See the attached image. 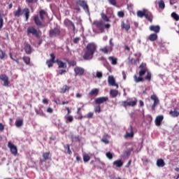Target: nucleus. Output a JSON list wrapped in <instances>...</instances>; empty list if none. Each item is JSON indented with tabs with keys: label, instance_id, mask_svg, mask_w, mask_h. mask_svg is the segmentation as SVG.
<instances>
[{
	"label": "nucleus",
	"instance_id": "1",
	"mask_svg": "<svg viewBox=\"0 0 179 179\" xmlns=\"http://www.w3.org/2000/svg\"><path fill=\"white\" fill-rule=\"evenodd\" d=\"M139 76L138 77L136 75L134 76V79L136 83H139V82H143V80H148V82H150V80H152V73L148 71V67L146 66V64L142 63L139 66Z\"/></svg>",
	"mask_w": 179,
	"mask_h": 179
},
{
	"label": "nucleus",
	"instance_id": "2",
	"mask_svg": "<svg viewBox=\"0 0 179 179\" xmlns=\"http://www.w3.org/2000/svg\"><path fill=\"white\" fill-rule=\"evenodd\" d=\"M97 50V45L93 43H90L86 46V50L83 57V59L85 61L90 60L93 59V55Z\"/></svg>",
	"mask_w": 179,
	"mask_h": 179
},
{
	"label": "nucleus",
	"instance_id": "3",
	"mask_svg": "<svg viewBox=\"0 0 179 179\" xmlns=\"http://www.w3.org/2000/svg\"><path fill=\"white\" fill-rule=\"evenodd\" d=\"M48 13H46L44 10H39V16L38 15H35L34 16V22L38 27L44 28L46 27L47 24H43L44 19H45V16H48Z\"/></svg>",
	"mask_w": 179,
	"mask_h": 179
},
{
	"label": "nucleus",
	"instance_id": "4",
	"mask_svg": "<svg viewBox=\"0 0 179 179\" xmlns=\"http://www.w3.org/2000/svg\"><path fill=\"white\" fill-rule=\"evenodd\" d=\"M93 26L99 30L100 33H104V21L95 20L92 23Z\"/></svg>",
	"mask_w": 179,
	"mask_h": 179
},
{
	"label": "nucleus",
	"instance_id": "5",
	"mask_svg": "<svg viewBox=\"0 0 179 179\" xmlns=\"http://www.w3.org/2000/svg\"><path fill=\"white\" fill-rule=\"evenodd\" d=\"M27 36H30V34H31L36 38H40V33H38V31L37 29H35L34 27H28L27 29Z\"/></svg>",
	"mask_w": 179,
	"mask_h": 179
},
{
	"label": "nucleus",
	"instance_id": "6",
	"mask_svg": "<svg viewBox=\"0 0 179 179\" xmlns=\"http://www.w3.org/2000/svg\"><path fill=\"white\" fill-rule=\"evenodd\" d=\"M64 24L68 29H71L72 27V31L73 32L75 31V30H76V27H75V24L68 18H66L64 20Z\"/></svg>",
	"mask_w": 179,
	"mask_h": 179
},
{
	"label": "nucleus",
	"instance_id": "7",
	"mask_svg": "<svg viewBox=\"0 0 179 179\" xmlns=\"http://www.w3.org/2000/svg\"><path fill=\"white\" fill-rule=\"evenodd\" d=\"M42 157H43V159H41L39 161L40 163H41V164H43V163H45V162H47V160H52L51 152H43L42 154Z\"/></svg>",
	"mask_w": 179,
	"mask_h": 179
},
{
	"label": "nucleus",
	"instance_id": "8",
	"mask_svg": "<svg viewBox=\"0 0 179 179\" xmlns=\"http://www.w3.org/2000/svg\"><path fill=\"white\" fill-rule=\"evenodd\" d=\"M137 103H138V100H136V99H135L134 101H122V106L124 107V108H127V107H135Z\"/></svg>",
	"mask_w": 179,
	"mask_h": 179
},
{
	"label": "nucleus",
	"instance_id": "9",
	"mask_svg": "<svg viewBox=\"0 0 179 179\" xmlns=\"http://www.w3.org/2000/svg\"><path fill=\"white\" fill-rule=\"evenodd\" d=\"M61 34V31L58 28H54L49 31V37L52 38V37H58Z\"/></svg>",
	"mask_w": 179,
	"mask_h": 179
},
{
	"label": "nucleus",
	"instance_id": "10",
	"mask_svg": "<svg viewBox=\"0 0 179 179\" xmlns=\"http://www.w3.org/2000/svg\"><path fill=\"white\" fill-rule=\"evenodd\" d=\"M76 5H79V6H81L85 12H89V6H87V3L85 1V0H78L76 1Z\"/></svg>",
	"mask_w": 179,
	"mask_h": 179
},
{
	"label": "nucleus",
	"instance_id": "11",
	"mask_svg": "<svg viewBox=\"0 0 179 179\" xmlns=\"http://www.w3.org/2000/svg\"><path fill=\"white\" fill-rule=\"evenodd\" d=\"M8 148H10V151L13 156H16L17 155V147L12 143V141H9L8 143Z\"/></svg>",
	"mask_w": 179,
	"mask_h": 179
},
{
	"label": "nucleus",
	"instance_id": "12",
	"mask_svg": "<svg viewBox=\"0 0 179 179\" xmlns=\"http://www.w3.org/2000/svg\"><path fill=\"white\" fill-rule=\"evenodd\" d=\"M0 80L1 82H3V86H5L6 87H8L9 86V84L10 83V81H9V78L6 74H1L0 75Z\"/></svg>",
	"mask_w": 179,
	"mask_h": 179
},
{
	"label": "nucleus",
	"instance_id": "13",
	"mask_svg": "<svg viewBox=\"0 0 179 179\" xmlns=\"http://www.w3.org/2000/svg\"><path fill=\"white\" fill-rule=\"evenodd\" d=\"M151 100H153L154 103L151 106V108L152 111H155L156 110V107H157V105L159 103V98H157V96L155 94L151 95L150 96Z\"/></svg>",
	"mask_w": 179,
	"mask_h": 179
},
{
	"label": "nucleus",
	"instance_id": "14",
	"mask_svg": "<svg viewBox=\"0 0 179 179\" xmlns=\"http://www.w3.org/2000/svg\"><path fill=\"white\" fill-rule=\"evenodd\" d=\"M106 101H108V96L98 97L95 99V104L100 106V104H103V103H106Z\"/></svg>",
	"mask_w": 179,
	"mask_h": 179
},
{
	"label": "nucleus",
	"instance_id": "15",
	"mask_svg": "<svg viewBox=\"0 0 179 179\" xmlns=\"http://www.w3.org/2000/svg\"><path fill=\"white\" fill-rule=\"evenodd\" d=\"M74 72L78 76H83V74L85 73V69L76 66L74 68Z\"/></svg>",
	"mask_w": 179,
	"mask_h": 179
},
{
	"label": "nucleus",
	"instance_id": "16",
	"mask_svg": "<svg viewBox=\"0 0 179 179\" xmlns=\"http://www.w3.org/2000/svg\"><path fill=\"white\" fill-rule=\"evenodd\" d=\"M24 50L28 55L31 54V45L27 42L24 43Z\"/></svg>",
	"mask_w": 179,
	"mask_h": 179
},
{
	"label": "nucleus",
	"instance_id": "17",
	"mask_svg": "<svg viewBox=\"0 0 179 179\" xmlns=\"http://www.w3.org/2000/svg\"><path fill=\"white\" fill-rule=\"evenodd\" d=\"M128 131L129 132H126V134L124 135V138H132L134 136V128L132 126H129Z\"/></svg>",
	"mask_w": 179,
	"mask_h": 179
},
{
	"label": "nucleus",
	"instance_id": "18",
	"mask_svg": "<svg viewBox=\"0 0 179 179\" xmlns=\"http://www.w3.org/2000/svg\"><path fill=\"white\" fill-rule=\"evenodd\" d=\"M164 117L163 115H158L155 118V125L157 127H160L162 125V122H163Z\"/></svg>",
	"mask_w": 179,
	"mask_h": 179
},
{
	"label": "nucleus",
	"instance_id": "19",
	"mask_svg": "<svg viewBox=\"0 0 179 179\" xmlns=\"http://www.w3.org/2000/svg\"><path fill=\"white\" fill-rule=\"evenodd\" d=\"M144 17H145V19H147V20H148L149 22H150V23H152L153 20V15H152V13L148 11V10H145V13Z\"/></svg>",
	"mask_w": 179,
	"mask_h": 179
},
{
	"label": "nucleus",
	"instance_id": "20",
	"mask_svg": "<svg viewBox=\"0 0 179 179\" xmlns=\"http://www.w3.org/2000/svg\"><path fill=\"white\" fill-rule=\"evenodd\" d=\"M99 51H101V52H103V54H110V52L113 51V48H108V46H105L102 48H100Z\"/></svg>",
	"mask_w": 179,
	"mask_h": 179
},
{
	"label": "nucleus",
	"instance_id": "21",
	"mask_svg": "<svg viewBox=\"0 0 179 179\" xmlns=\"http://www.w3.org/2000/svg\"><path fill=\"white\" fill-rule=\"evenodd\" d=\"M108 82L110 86H116L117 87H118V85L115 83V79H114V77L109 76L108 79Z\"/></svg>",
	"mask_w": 179,
	"mask_h": 179
},
{
	"label": "nucleus",
	"instance_id": "22",
	"mask_svg": "<svg viewBox=\"0 0 179 179\" xmlns=\"http://www.w3.org/2000/svg\"><path fill=\"white\" fill-rule=\"evenodd\" d=\"M13 15L15 17H19L23 15V11L22 10V8L18 7L16 10L13 12Z\"/></svg>",
	"mask_w": 179,
	"mask_h": 179
},
{
	"label": "nucleus",
	"instance_id": "23",
	"mask_svg": "<svg viewBox=\"0 0 179 179\" xmlns=\"http://www.w3.org/2000/svg\"><path fill=\"white\" fill-rule=\"evenodd\" d=\"M150 31H154V33H159L160 31V27L159 25H151L150 26Z\"/></svg>",
	"mask_w": 179,
	"mask_h": 179
},
{
	"label": "nucleus",
	"instance_id": "24",
	"mask_svg": "<svg viewBox=\"0 0 179 179\" xmlns=\"http://www.w3.org/2000/svg\"><path fill=\"white\" fill-rule=\"evenodd\" d=\"M101 142H103L106 145H108V143H110V142L108 141V134L105 133L103 134L102 138L101 139Z\"/></svg>",
	"mask_w": 179,
	"mask_h": 179
},
{
	"label": "nucleus",
	"instance_id": "25",
	"mask_svg": "<svg viewBox=\"0 0 179 179\" xmlns=\"http://www.w3.org/2000/svg\"><path fill=\"white\" fill-rule=\"evenodd\" d=\"M169 115H171V117L176 118V117H178L179 111L177 110V108H175L173 110H171L169 112Z\"/></svg>",
	"mask_w": 179,
	"mask_h": 179
},
{
	"label": "nucleus",
	"instance_id": "26",
	"mask_svg": "<svg viewBox=\"0 0 179 179\" xmlns=\"http://www.w3.org/2000/svg\"><path fill=\"white\" fill-rule=\"evenodd\" d=\"M157 167H164L166 166V162H164V160L162 158L158 159L157 160Z\"/></svg>",
	"mask_w": 179,
	"mask_h": 179
},
{
	"label": "nucleus",
	"instance_id": "27",
	"mask_svg": "<svg viewBox=\"0 0 179 179\" xmlns=\"http://www.w3.org/2000/svg\"><path fill=\"white\" fill-rule=\"evenodd\" d=\"M121 27L122 29H124V30H126V31H128V30L131 29V25L128 22L125 23L124 22H122Z\"/></svg>",
	"mask_w": 179,
	"mask_h": 179
},
{
	"label": "nucleus",
	"instance_id": "28",
	"mask_svg": "<svg viewBox=\"0 0 179 179\" xmlns=\"http://www.w3.org/2000/svg\"><path fill=\"white\" fill-rule=\"evenodd\" d=\"M23 12L25 16V20L27 22L29 20V17H30V10L27 8L23 9Z\"/></svg>",
	"mask_w": 179,
	"mask_h": 179
},
{
	"label": "nucleus",
	"instance_id": "29",
	"mask_svg": "<svg viewBox=\"0 0 179 179\" xmlns=\"http://www.w3.org/2000/svg\"><path fill=\"white\" fill-rule=\"evenodd\" d=\"M56 64H57L59 68H66V63H65L59 59L56 60Z\"/></svg>",
	"mask_w": 179,
	"mask_h": 179
},
{
	"label": "nucleus",
	"instance_id": "30",
	"mask_svg": "<svg viewBox=\"0 0 179 179\" xmlns=\"http://www.w3.org/2000/svg\"><path fill=\"white\" fill-rule=\"evenodd\" d=\"M109 61H110L112 65H117L118 59L117 57H114L113 56H110L108 57Z\"/></svg>",
	"mask_w": 179,
	"mask_h": 179
},
{
	"label": "nucleus",
	"instance_id": "31",
	"mask_svg": "<svg viewBox=\"0 0 179 179\" xmlns=\"http://www.w3.org/2000/svg\"><path fill=\"white\" fill-rule=\"evenodd\" d=\"M71 89V87H69L66 85H64L61 89H60V93H66V92H69V90Z\"/></svg>",
	"mask_w": 179,
	"mask_h": 179
},
{
	"label": "nucleus",
	"instance_id": "32",
	"mask_svg": "<svg viewBox=\"0 0 179 179\" xmlns=\"http://www.w3.org/2000/svg\"><path fill=\"white\" fill-rule=\"evenodd\" d=\"M123 164L124 163L121 159L113 162V166H115L116 167H122Z\"/></svg>",
	"mask_w": 179,
	"mask_h": 179
},
{
	"label": "nucleus",
	"instance_id": "33",
	"mask_svg": "<svg viewBox=\"0 0 179 179\" xmlns=\"http://www.w3.org/2000/svg\"><path fill=\"white\" fill-rule=\"evenodd\" d=\"M99 94V89H92L91 92H89V96H97Z\"/></svg>",
	"mask_w": 179,
	"mask_h": 179
},
{
	"label": "nucleus",
	"instance_id": "34",
	"mask_svg": "<svg viewBox=\"0 0 179 179\" xmlns=\"http://www.w3.org/2000/svg\"><path fill=\"white\" fill-rule=\"evenodd\" d=\"M148 40L150 41H156L157 40V34H152L148 36Z\"/></svg>",
	"mask_w": 179,
	"mask_h": 179
},
{
	"label": "nucleus",
	"instance_id": "35",
	"mask_svg": "<svg viewBox=\"0 0 179 179\" xmlns=\"http://www.w3.org/2000/svg\"><path fill=\"white\" fill-rule=\"evenodd\" d=\"M110 94L111 97H113V99H114L115 97H117V96H118V90H111L110 91Z\"/></svg>",
	"mask_w": 179,
	"mask_h": 179
},
{
	"label": "nucleus",
	"instance_id": "36",
	"mask_svg": "<svg viewBox=\"0 0 179 179\" xmlns=\"http://www.w3.org/2000/svg\"><path fill=\"white\" fill-rule=\"evenodd\" d=\"M22 60L26 65H30V57L28 56H24Z\"/></svg>",
	"mask_w": 179,
	"mask_h": 179
},
{
	"label": "nucleus",
	"instance_id": "37",
	"mask_svg": "<svg viewBox=\"0 0 179 179\" xmlns=\"http://www.w3.org/2000/svg\"><path fill=\"white\" fill-rule=\"evenodd\" d=\"M146 13V9H143V10H138L137 11V16L138 17H143L145 16V13Z\"/></svg>",
	"mask_w": 179,
	"mask_h": 179
},
{
	"label": "nucleus",
	"instance_id": "38",
	"mask_svg": "<svg viewBox=\"0 0 179 179\" xmlns=\"http://www.w3.org/2000/svg\"><path fill=\"white\" fill-rule=\"evenodd\" d=\"M101 17L104 22H110V18L104 13H101Z\"/></svg>",
	"mask_w": 179,
	"mask_h": 179
},
{
	"label": "nucleus",
	"instance_id": "39",
	"mask_svg": "<svg viewBox=\"0 0 179 179\" xmlns=\"http://www.w3.org/2000/svg\"><path fill=\"white\" fill-rule=\"evenodd\" d=\"M159 9H164L166 8V4L164 3V1L160 0L158 2Z\"/></svg>",
	"mask_w": 179,
	"mask_h": 179
},
{
	"label": "nucleus",
	"instance_id": "40",
	"mask_svg": "<svg viewBox=\"0 0 179 179\" xmlns=\"http://www.w3.org/2000/svg\"><path fill=\"white\" fill-rule=\"evenodd\" d=\"M83 159L85 163H87V162L90 160V155H89V154H85L83 155Z\"/></svg>",
	"mask_w": 179,
	"mask_h": 179
},
{
	"label": "nucleus",
	"instance_id": "41",
	"mask_svg": "<svg viewBox=\"0 0 179 179\" xmlns=\"http://www.w3.org/2000/svg\"><path fill=\"white\" fill-rule=\"evenodd\" d=\"M22 125H23V120H16L15 127H17V128H20V127H22Z\"/></svg>",
	"mask_w": 179,
	"mask_h": 179
},
{
	"label": "nucleus",
	"instance_id": "42",
	"mask_svg": "<svg viewBox=\"0 0 179 179\" xmlns=\"http://www.w3.org/2000/svg\"><path fill=\"white\" fill-rule=\"evenodd\" d=\"M94 113H97L99 114V113H101V107L100 105H97L96 106H94Z\"/></svg>",
	"mask_w": 179,
	"mask_h": 179
},
{
	"label": "nucleus",
	"instance_id": "43",
	"mask_svg": "<svg viewBox=\"0 0 179 179\" xmlns=\"http://www.w3.org/2000/svg\"><path fill=\"white\" fill-rule=\"evenodd\" d=\"M54 64H56V62L52 60L48 59L46 61V64L48 65V68H51Z\"/></svg>",
	"mask_w": 179,
	"mask_h": 179
},
{
	"label": "nucleus",
	"instance_id": "44",
	"mask_svg": "<svg viewBox=\"0 0 179 179\" xmlns=\"http://www.w3.org/2000/svg\"><path fill=\"white\" fill-rule=\"evenodd\" d=\"M6 57V53L2 50V49H0V59H5V57Z\"/></svg>",
	"mask_w": 179,
	"mask_h": 179
},
{
	"label": "nucleus",
	"instance_id": "45",
	"mask_svg": "<svg viewBox=\"0 0 179 179\" xmlns=\"http://www.w3.org/2000/svg\"><path fill=\"white\" fill-rule=\"evenodd\" d=\"M171 16L173 19H175L176 20V22H178L179 15L176 12L172 13Z\"/></svg>",
	"mask_w": 179,
	"mask_h": 179
},
{
	"label": "nucleus",
	"instance_id": "46",
	"mask_svg": "<svg viewBox=\"0 0 179 179\" xmlns=\"http://www.w3.org/2000/svg\"><path fill=\"white\" fill-rule=\"evenodd\" d=\"M106 157H108V159H109L110 160H111V159H113V153H111L110 152H108L106 153Z\"/></svg>",
	"mask_w": 179,
	"mask_h": 179
},
{
	"label": "nucleus",
	"instance_id": "47",
	"mask_svg": "<svg viewBox=\"0 0 179 179\" xmlns=\"http://www.w3.org/2000/svg\"><path fill=\"white\" fill-rule=\"evenodd\" d=\"M108 2L110 5H113V6H117V0H108Z\"/></svg>",
	"mask_w": 179,
	"mask_h": 179
},
{
	"label": "nucleus",
	"instance_id": "48",
	"mask_svg": "<svg viewBox=\"0 0 179 179\" xmlns=\"http://www.w3.org/2000/svg\"><path fill=\"white\" fill-rule=\"evenodd\" d=\"M65 149H67V152L69 155H72V151L71 150V148L69 147V145H66L64 146Z\"/></svg>",
	"mask_w": 179,
	"mask_h": 179
},
{
	"label": "nucleus",
	"instance_id": "49",
	"mask_svg": "<svg viewBox=\"0 0 179 179\" xmlns=\"http://www.w3.org/2000/svg\"><path fill=\"white\" fill-rule=\"evenodd\" d=\"M51 59H50V61H53L54 62H57V60H55V55L54 53H51L50 55Z\"/></svg>",
	"mask_w": 179,
	"mask_h": 179
},
{
	"label": "nucleus",
	"instance_id": "50",
	"mask_svg": "<svg viewBox=\"0 0 179 179\" xmlns=\"http://www.w3.org/2000/svg\"><path fill=\"white\" fill-rule=\"evenodd\" d=\"M117 16L118 17H124V16H125V14L124 13V11H119L117 12Z\"/></svg>",
	"mask_w": 179,
	"mask_h": 179
},
{
	"label": "nucleus",
	"instance_id": "51",
	"mask_svg": "<svg viewBox=\"0 0 179 179\" xmlns=\"http://www.w3.org/2000/svg\"><path fill=\"white\" fill-rule=\"evenodd\" d=\"M72 141H76V142H80V139L79 138V136H71Z\"/></svg>",
	"mask_w": 179,
	"mask_h": 179
},
{
	"label": "nucleus",
	"instance_id": "52",
	"mask_svg": "<svg viewBox=\"0 0 179 179\" xmlns=\"http://www.w3.org/2000/svg\"><path fill=\"white\" fill-rule=\"evenodd\" d=\"M66 118L67 122H72V121H73V117L72 116H68Z\"/></svg>",
	"mask_w": 179,
	"mask_h": 179
},
{
	"label": "nucleus",
	"instance_id": "53",
	"mask_svg": "<svg viewBox=\"0 0 179 179\" xmlns=\"http://www.w3.org/2000/svg\"><path fill=\"white\" fill-rule=\"evenodd\" d=\"M38 0H25L27 3H36Z\"/></svg>",
	"mask_w": 179,
	"mask_h": 179
},
{
	"label": "nucleus",
	"instance_id": "54",
	"mask_svg": "<svg viewBox=\"0 0 179 179\" xmlns=\"http://www.w3.org/2000/svg\"><path fill=\"white\" fill-rule=\"evenodd\" d=\"M96 78L100 79L101 78H103V73L100 71L96 72Z\"/></svg>",
	"mask_w": 179,
	"mask_h": 179
},
{
	"label": "nucleus",
	"instance_id": "55",
	"mask_svg": "<svg viewBox=\"0 0 179 179\" xmlns=\"http://www.w3.org/2000/svg\"><path fill=\"white\" fill-rule=\"evenodd\" d=\"M3 27V18H0V30Z\"/></svg>",
	"mask_w": 179,
	"mask_h": 179
},
{
	"label": "nucleus",
	"instance_id": "56",
	"mask_svg": "<svg viewBox=\"0 0 179 179\" xmlns=\"http://www.w3.org/2000/svg\"><path fill=\"white\" fill-rule=\"evenodd\" d=\"M80 40V38H78V37L75 38L73 40L74 44H78L79 43Z\"/></svg>",
	"mask_w": 179,
	"mask_h": 179
},
{
	"label": "nucleus",
	"instance_id": "57",
	"mask_svg": "<svg viewBox=\"0 0 179 179\" xmlns=\"http://www.w3.org/2000/svg\"><path fill=\"white\" fill-rule=\"evenodd\" d=\"M86 117L87 118H93V113L92 112L88 113Z\"/></svg>",
	"mask_w": 179,
	"mask_h": 179
},
{
	"label": "nucleus",
	"instance_id": "58",
	"mask_svg": "<svg viewBox=\"0 0 179 179\" xmlns=\"http://www.w3.org/2000/svg\"><path fill=\"white\" fill-rule=\"evenodd\" d=\"M3 129H5V126L3 125V124L0 123V132H2Z\"/></svg>",
	"mask_w": 179,
	"mask_h": 179
},
{
	"label": "nucleus",
	"instance_id": "59",
	"mask_svg": "<svg viewBox=\"0 0 179 179\" xmlns=\"http://www.w3.org/2000/svg\"><path fill=\"white\" fill-rule=\"evenodd\" d=\"M122 75L123 76L124 80L127 79V73L125 71H122Z\"/></svg>",
	"mask_w": 179,
	"mask_h": 179
},
{
	"label": "nucleus",
	"instance_id": "60",
	"mask_svg": "<svg viewBox=\"0 0 179 179\" xmlns=\"http://www.w3.org/2000/svg\"><path fill=\"white\" fill-rule=\"evenodd\" d=\"M64 73H66V70H60L59 71V75H64Z\"/></svg>",
	"mask_w": 179,
	"mask_h": 179
},
{
	"label": "nucleus",
	"instance_id": "61",
	"mask_svg": "<svg viewBox=\"0 0 179 179\" xmlns=\"http://www.w3.org/2000/svg\"><path fill=\"white\" fill-rule=\"evenodd\" d=\"M52 108H48L47 113H49L50 114H52Z\"/></svg>",
	"mask_w": 179,
	"mask_h": 179
},
{
	"label": "nucleus",
	"instance_id": "62",
	"mask_svg": "<svg viewBox=\"0 0 179 179\" xmlns=\"http://www.w3.org/2000/svg\"><path fill=\"white\" fill-rule=\"evenodd\" d=\"M42 102H43V104H48V99H43Z\"/></svg>",
	"mask_w": 179,
	"mask_h": 179
},
{
	"label": "nucleus",
	"instance_id": "63",
	"mask_svg": "<svg viewBox=\"0 0 179 179\" xmlns=\"http://www.w3.org/2000/svg\"><path fill=\"white\" fill-rule=\"evenodd\" d=\"M55 139H57V137L54 135H52L50 137V141H55Z\"/></svg>",
	"mask_w": 179,
	"mask_h": 179
},
{
	"label": "nucleus",
	"instance_id": "64",
	"mask_svg": "<svg viewBox=\"0 0 179 179\" xmlns=\"http://www.w3.org/2000/svg\"><path fill=\"white\" fill-rule=\"evenodd\" d=\"M66 110H67V115H69V114H71V108L66 107Z\"/></svg>",
	"mask_w": 179,
	"mask_h": 179
}]
</instances>
